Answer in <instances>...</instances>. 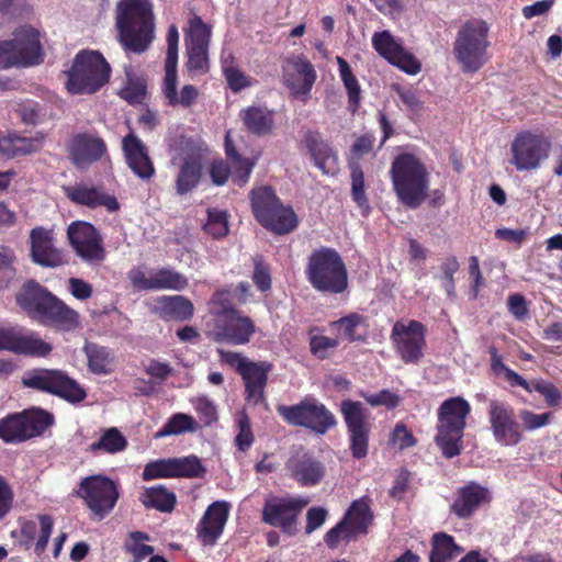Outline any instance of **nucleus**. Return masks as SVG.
<instances>
[{
	"label": "nucleus",
	"mask_w": 562,
	"mask_h": 562,
	"mask_svg": "<svg viewBox=\"0 0 562 562\" xmlns=\"http://www.w3.org/2000/svg\"><path fill=\"white\" fill-rule=\"evenodd\" d=\"M390 177L398 202L417 209L427 199L430 172L426 164L413 153H401L392 161Z\"/></svg>",
	"instance_id": "obj_1"
},
{
	"label": "nucleus",
	"mask_w": 562,
	"mask_h": 562,
	"mask_svg": "<svg viewBox=\"0 0 562 562\" xmlns=\"http://www.w3.org/2000/svg\"><path fill=\"white\" fill-rule=\"evenodd\" d=\"M116 25L122 44L130 50L143 53L154 38V22L149 0H121Z\"/></svg>",
	"instance_id": "obj_2"
},
{
	"label": "nucleus",
	"mask_w": 562,
	"mask_h": 562,
	"mask_svg": "<svg viewBox=\"0 0 562 562\" xmlns=\"http://www.w3.org/2000/svg\"><path fill=\"white\" fill-rule=\"evenodd\" d=\"M305 276L310 284L318 292L329 294L344 293L348 288V271L337 250L321 247L307 258Z\"/></svg>",
	"instance_id": "obj_3"
},
{
	"label": "nucleus",
	"mask_w": 562,
	"mask_h": 562,
	"mask_svg": "<svg viewBox=\"0 0 562 562\" xmlns=\"http://www.w3.org/2000/svg\"><path fill=\"white\" fill-rule=\"evenodd\" d=\"M470 412V404L460 396L446 400L440 405L435 441L446 458L460 454L465 419Z\"/></svg>",
	"instance_id": "obj_4"
},
{
	"label": "nucleus",
	"mask_w": 562,
	"mask_h": 562,
	"mask_svg": "<svg viewBox=\"0 0 562 562\" xmlns=\"http://www.w3.org/2000/svg\"><path fill=\"white\" fill-rule=\"evenodd\" d=\"M488 27L485 22H467L458 32L453 54L463 72H476L488 60Z\"/></svg>",
	"instance_id": "obj_5"
},
{
	"label": "nucleus",
	"mask_w": 562,
	"mask_h": 562,
	"mask_svg": "<svg viewBox=\"0 0 562 562\" xmlns=\"http://www.w3.org/2000/svg\"><path fill=\"white\" fill-rule=\"evenodd\" d=\"M109 77L110 66L103 56L94 50H83L75 58L66 88L72 94L93 93L109 80Z\"/></svg>",
	"instance_id": "obj_6"
},
{
	"label": "nucleus",
	"mask_w": 562,
	"mask_h": 562,
	"mask_svg": "<svg viewBox=\"0 0 562 562\" xmlns=\"http://www.w3.org/2000/svg\"><path fill=\"white\" fill-rule=\"evenodd\" d=\"M222 296V293H216L211 302V312L214 315L211 337L218 342L248 344L255 333L252 321L233 307L220 306Z\"/></svg>",
	"instance_id": "obj_7"
},
{
	"label": "nucleus",
	"mask_w": 562,
	"mask_h": 562,
	"mask_svg": "<svg viewBox=\"0 0 562 562\" xmlns=\"http://www.w3.org/2000/svg\"><path fill=\"white\" fill-rule=\"evenodd\" d=\"M251 206L257 221L276 234H288L297 226L294 211L282 205L269 187L252 190Z\"/></svg>",
	"instance_id": "obj_8"
},
{
	"label": "nucleus",
	"mask_w": 562,
	"mask_h": 562,
	"mask_svg": "<svg viewBox=\"0 0 562 562\" xmlns=\"http://www.w3.org/2000/svg\"><path fill=\"white\" fill-rule=\"evenodd\" d=\"M41 61L38 33L32 27H21L13 38L0 42V68L27 67Z\"/></svg>",
	"instance_id": "obj_9"
},
{
	"label": "nucleus",
	"mask_w": 562,
	"mask_h": 562,
	"mask_svg": "<svg viewBox=\"0 0 562 562\" xmlns=\"http://www.w3.org/2000/svg\"><path fill=\"white\" fill-rule=\"evenodd\" d=\"M22 383L26 387L57 395L70 403H79L87 396L78 382L61 370H29L23 374Z\"/></svg>",
	"instance_id": "obj_10"
},
{
	"label": "nucleus",
	"mask_w": 562,
	"mask_h": 562,
	"mask_svg": "<svg viewBox=\"0 0 562 562\" xmlns=\"http://www.w3.org/2000/svg\"><path fill=\"white\" fill-rule=\"evenodd\" d=\"M53 424V416L43 409L25 411L0 419V438L16 443L40 436Z\"/></svg>",
	"instance_id": "obj_11"
},
{
	"label": "nucleus",
	"mask_w": 562,
	"mask_h": 562,
	"mask_svg": "<svg viewBox=\"0 0 562 562\" xmlns=\"http://www.w3.org/2000/svg\"><path fill=\"white\" fill-rule=\"evenodd\" d=\"M279 415L289 424L310 428L318 435L326 434L336 425L335 416L324 404L305 398L299 404L278 407Z\"/></svg>",
	"instance_id": "obj_12"
},
{
	"label": "nucleus",
	"mask_w": 562,
	"mask_h": 562,
	"mask_svg": "<svg viewBox=\"0 0 562 562\" xmlns=\"http://www.w3.org/2000/svg\"><path fill=\"white\" fill-rule=\"evenodd\" d=\"M509 150V162L517 171H531L540 168L548 159L551 143L541 135L521 132L513 139Z\"/></svg>",
	"instance_id": "obj_13"
},
{
	"label": "nucleus",
	"mask_w": 562,
	"mask_h": 562,
	"mask_svg": "<svg viewBox=\"0 0 562 562\" xmlns=\"http://www.w3.org/2000/svg\"><path fill=\"white\" fill-rule=\"evenodd\" d=\"M78 495L99 519H103L112 512L120 497L117 484L101 474L82 479Z\"/></svg>",
	"instance_id": "obj_14"
},
{
	"label": "nucleus",
	"mask_w": 562,
	"mask_h": 562,
	"mask_svg": "<svg viewBox=\"0 0 562 562\" xmlns=\"http://www.w3.org/2000/svg\"><path fill=\"white\" fill-rule=\"evenodd\" d=\"M212 35L211 25L192 14L184 29V44L188 56L187 68L189 71L206 72L209 69L207 50Z\"/></svg>",
	"instance_id": "obj_15"
},
{
	"label": "nucleus",
	"mask_w": 562,
	"mask_h": 562,
	"mask_svg": "<svg viewBox=\"0 0 562 562\" xmlns=\"http://www.w3.org/2000/svg\"><path fill=\"white\" fill-rule=\"evenodd\" d=\"M391 341L405 363H417L424 356L425 328L417 321H397L391 331Z\"/></svg>",
	"instance_id": "obj_16"
},
{
	"label": "nucleus",
	"mask_w": 562,
	"mask_h": 562,
	"mask_svg": "<svg viewBox=\"0 0 562 562\" xmlns=\"http://www.w3.org/2000/svg\"><path fill=\"white\" fill-rule=\"evenodd\" d=\"M374 50L393 66L408 75H417L422 65L418 59L407 52L401 38L395 37L390 31L375 32L372 35Z\"/></svg>",
	"instance_id": "obj_17"
},
{
	"label": "nucleus",
	"mask_w": 562,
	"mask_h": 562,
	"mask_svg": "<svg viewBox=\"0 0 562 562\" xmlns=\"http://www.w3.org/2000/svg\"><path fill=\"white\" fill-rule=\"evenodd\" d=\"M488 422L493 437L499 446L514 447L522 440L520 425L507 403L492 400L488 404Z\"/></svg>",
	"instance_id": "obj_18"
},
{
	"label": "nucleus",
	"mask_w": 562,
	"mask_h": 562,
	"mask_svg": "<svg viewBox=\"0 0 562 562\" xmlns=\"http://www.w3.org/2000/svg\"><path fill=\"white\" fill-rule=\"evenodd\" d=\"M172 164L180 165V171L176 181V189L179 194L191 191L201 177V157L198 149L189 139H182L180 147L172 156Z\"/></svg>",
	"instance_id": "obj_19"
},
{
	"label": "nucleus",
	"mask_w": 562,
	"mask_h": 562,
	"mask_svg": "<svg viewBox=\"0 0 562 562\" xmlns=\"http://www.w3.org/2000/svg\"><path fill=\"white\" fill-rule=\"evenodd\" d=\"M52 349L50 344L44 341L34 333L25 334L16 327L0 326V350L45 357Z\"/></svg>",
	"instance_id": "obj_20"
},
{
	"label": "nucleus",
	"mask_w": 562,
	"mask_h": 562,
	"mask_svg": "<svg viewBox=\"0 0 562 562\" xmlns=\"http://www.w3.org/2000/svg\"><path fill=\"white\" fill-rule=\"evenodd\" d=\"M316 80L313 65L302 56H293L283 65V82L291 94L305 101Z\"/></svg>",
	"instance_id": "obj_21"
},
{
	"label": "nucleus",
	"mask_w": 562,
	"mask_h": 562,
	"mask_svg": "<svg viewBox=\"0 0 562 562\" xmlns=\"http://www.w3.org/2000/svg\"><path fill=\"white\" fill-rule=\"evenodd\" d=\"M307 504L308 501L302 497L272 498L265 505V521L292 533L295 529L296 517Z\"/></svg>",
	"instance_id": "obj_22"
},
{
	"label": "nucleus",
	"mask_w": 562,
	"mask_h": 562,
	"mask_svg": "<svg viewBox=\"0 0 562 562\" xmlns=\"http://www.w3.org/2000/svg\"><path fill=\"white\" fill-rule=\"evenodd\" d=\"M69 241L77 255L86 261H101L104 250L97 229L87 222H75L67 229Z\"/></svg>",
	"instance_id": "obj_23"
},
{
	"label": "nucleus",
	"mask_w": 562,
	"mask_h": 562,
	"mask_svg": "<svg viewBox=\"0 0 562 562\" xmlns=\"http://www.w3.org/2000/svg\"><path fill=\"white\" fill-rule=\"evenodd\" d=\"M31 257L32 260L42 267L56 268L65 263V257L54 241L53 232L43 227L31 231Z\"/></svg>",
	"instance_id": "obj_24"
},
{
	"label": "nucleus",
	"mask_w": 562,
	"mask_h": 562,
	"mask_svg": "<svg viewBox=\"0 0 562 562\" xmlns=\"http://www.w3.org/2000/svg\"><path fill=\"white\" fill-rule=\"evenodd\" d=\"M285 469L302 485H316L325 474V467L303 449L292 452L285 462Z\"/></svg>",
	"instance_id": "obj_25"
},
{
	"label": "nucleus",
	"mask_w": 562,
	"mask_h": 562,
	"mask_svg": "<svg viewBox=\"0 0 562 562\" xmlns=\"http://www.w3.org/2000/svg\"><path fill=\"white\" fill-rule=\"evenodd\" d=\"M231 510L229 503L216 501L205 510L196 531L198 538L204 546H212L222 535Z\"/></svg>",
	"instance_id": "obj_26"
},
{
	"label": "nucleus",
	"mask_w": 562,
	"mask_h": 562,
	"mask_svg": "<svg viewBox=\"0 0 562 562\" xmlns=\"http://www.w3.org/2000/svg\"><path fill=\"white\" fill-rule=\"evenodd\" d=\"M104 142L91 134L75 135L69 143V158L78 169H86L104 154Z\"/></svg>",
	"instance_id": "obj_27"
},
{
	"label": "nucleus",
	"mask_w": 562,
	"mask_h": 562,
	"mask_svg": "<svg viewBox=\"0 0 562 562\" xmlns=\"http://www.w3.org/2000/svg\"><path fill=\"white\" fill-rule=\"evenodd\" d=\"M66 192L72 202L90 209L104 207L110 213L120 209L117 199L102 187L80 183L68 188Z\"/></svg>",
	"instance_id": "obj_28"
},
{
	"label": "nucleus",
	"mask_w": 562,
	"mask_h": 562,
	"mask_svg": "<svg viewBox=\"0 0 562 562\" xmlns=\"http://www.w3.org/2000/svg\"><path fill=\"white\" fill-rule=\"evenodd\" d=\"M126 164L135 176L142 180H149L155 175V167L148 156L143 142L133 133L122 140Z\"/></svg>",
	"instance_id": "obj_29"
},
{
	"label": "nucleus",
	"mask_w": 562,
	"mask_h": 562,
	"mask_svg": "<svg viewBox=\"0 0 562 562\" xmlns=\"http://www.w3.org/2000/svg\"><path fill=\"white\" fill-rule=\"evenodd\" d=\"M271 368L272 366L269 362L251 360L243 368L239 374L245 383L248 402L258 404L263 400L265 386Z\"/></svg>",
	"instance_id": "obj_30"
},
{
	"label": "nucleus",
	"mask_w": 562,
	"mask_h": 562,
	"mask_svg": "<svg viewBox=\"0 0 562 562\" xmlns=\"http://www.w3.org/2000/svg\"><path fill=\"white\" fill-rule=\"evenodd\" d=\"M305 147L308 149L315 166L325 175H335L338 171V158L333 148L318 133L308 132L304 136Z\"/></svg>",
	"instance_id": "obj_31"
},
{
	"label": "nucleus",
	"mask_w": 562,
	"mask_h": 562,
	"mask_svg": "<svg viewBox=\"0 0 562 562\" xmlns=\"http://www.w3.org/2000/svg\"><path fill=\"white\" fill-rule=\"evenodd\" d=\"M495 370H499L503 372L506 380L513 385H519L525 389L527 392L531 393L533 391L540 393L546 403L549 406H557L562 402V395L558 387L550 382L543 380H537L533 382H528L521 375H519L514 370L507 368L506 366L498 363L494 364Z\"/></svg>",
	"instance_id": "obj_32"
},
{
	"label": "nucleus",
	"mask_w": 562,
	"mask_h": 562,
	"mask_svg": "<svg viewBox=\"0 0 562 562\" xmlns=\"http://www.w3.org/2000/svg\"><path fill=\"white\" fill-rule=\"evenodd\" d=\"M488 499L490 493L485 487L476 483H470L459 490L452 504V512L460 518H468Z\"/></svg>",
	"instance_id": "obj_33"
},
{
	"label": "nucleus",
	"mask_w": 562,
	"mask_h": 562,
	"mask_svg": "<svg viewBox=\"0 0 562 562\" xmlns=\"http://www.w3.org/2000/svg\"><path fill=\"white\" fill-rule=\"evenodd\" d=\"M55 296L33 281L26 282L16 295L18 304L42 318Z\"/></svg>",
	"instance_id": "obj_34"
},
{
	"label": "nucleus",
	"mask_w": 562,
	"mask_h": 562,
	"mask_svg": "<svg viewBox=\"0 0 562 562\" xmlns=\"http://www.w3.org/2000/svg\"><path fill=\"white\" fill-rule=\"evenodd\" d=\"M155 313L164 319L187 321L193 315V304L182 295H162L155 301Z\"/></svg>",
	"instance_id": "obj_35"
},
{
	"label": "nucleus",
	"mask_w": 562,
	"mask_h": 562,
	"mask_svg": "<svg viewBox=\"0 0 562 562\" xmlns=\"http://www.w3.org/2000/svg\"><path fill=\"white\" fill-rule=\"evenodd\" d=\"M247 131L256 135L270 134L274 128L273 112L266 106L251 105L239 113Z\"/></svg>",
	"instance_id": "obj_36"
},
{
	"label": "nucleus",
	"mask_w": 562,
	"mask_h": 562,
	"mask_svg": "<svg viewBox=\"0 0 562 562\" xmlns=\"http://www.w3.org/2000/svg\"><path fill=\"white\" fill-rule=\"evenodd\" d=\"M162 91L171 105L190 106L198 97V89L194 86H184L180 93H177V68L166 69Z\"/></svg>",
	"instance_id": "obj_37"
},
{
	"label": "nucleus",
	"mask_w": 562,
	"mask_h": 562,
	"mask_svg": "<svg viewBox=\"0 0 562 562\" xmlns=\"http://www.w3.org/2000/svg\"><path fill=\"white\" fill-rule=\"evenodd\" d=\"M43 322L52 323L64 330H72L79 325V314L59 301L56 296L41 318Z\"/></svg>",
	"instance_id": "obj_38"
},
{
	"label": "nucleus",
	"mask_w": 562,
	"mask_h": 562,
	"mask_svg": "<svg viewBox=\"0 0 562 562\" xmlns=\"http://www.w3.org/2000/svg\"><path fill=\"white\" fill-rule=\"evenodd\" d=\"M139 501L147 508H155L162 513H170L176 504V495L165 486L158 485L145 488Z\"/></svg>",
	"instance_id": "obj_39"
},
{
	"label": "nucleus",
	"mask_w": 562,
	"mask_h": 562,
	"mask_svg": "<svg viewBox=\"0 0 562 562\" xmlns=\"http://www.w3.org/2000/svg\"><path fill=\"white\" fill-rule=\"evenodd\" d=\"M364 325V318L357 314L351 313L338 321L331 322L329 328L336 334L340 340L355 341L361 339L362 335L360 329Z\"/></svg>",
	"instance_id": "obj_40"
},
{
	"label": "nucleus",
	"mask_w": 562,
	"mask_h": 562,
	"mask_svg": "<svg viewBox=\"0 0 562 562\" xmlns=\"http://www.w3.org/2000/svg\"><path fill=\"white\" fill-rule=\"evenodd\" d=\"M462 548L454 543L451 536L445 532L435 533L432 537V549L430 562H450L462 552Z\"/></svg>",
	"instance_id": "obj_41"
},
{
	"label": "nucleus",
	"mask_w": 562,
	"mask_h": 562,
	"mask_svg": "<svg viewBox=\"0 0 562 562\" xmlns=\"http://www.w3.org/2000/svg\"><path fill=\"white\" fill-rule=\"evenodd\" d=\"M342 521L356 537L366 533L371 521V513L368 504L363 501L353 502Z\"/></svg>",
	"instance_id": "obj_42"
},
{
	"label": "nucleus",
	"mask_w": 562,
	"mask_h": 562,
	"mask_svg": "<svg viewBox=\"0 0 562 562\" xmlns=\"http://www.w3.org/2000/svg\"><path fill=\"white\" fill-rule=\"evenodd\" d=\"M340 412L348 430L370 427V413L360 402L345 400L340 404Z\"/></svg>",
	"instance_id": "obj_43"
},
{
	"label": "nucleus",
	"mask_w": 562,
	"mask_h": 562,
	"mask_svg": "<svg viewBox=\"0 0 562 562\" xmlns=\"http://www.w3.org/2000/svg\"><path fill=\"white\" fill-rule=\"evenodd\" d=\"M188 286V279L170 268L153 271V291H182Z\"/></svg>",
	"instance_id": "obj_44"
},
{
	"label": "nucleus",
	"mask_w": 562,
	"mask_h": 562,
	"mask_svg": "<svg viewBox=\"0 0 562 562\" xmlns=\"http://www.w3.org/2000/svg\"><path fill=\"white\" fill-rule=\"evenodd\" d=\"M126 446L127 440L122 432L117 428L111 427L102 431L99 440L91 443L89 450L93 453L103 451L113 454L123 451Z\"/></svg>",
	"instance_id": "obj_45"
},
{
	"label": "nucleus",
	"mask_w": 562,
	"mask_h": 562,
	"mask_svg": "<svg viewBox=\"0 0 562 562\" xmlns=\"http://www.w3.org/2000/svg\"><path fill=\"white\" fill-rule=\"evenodd\" d=\"M196 429L198 424L192 416L184 413H177L156 432L155 438L177 436L183 432H194Z\"/></svg>",
	"instance_id": "obj_46"
},
{
	"label": "nucleus",
	"mask_w": 562,
	"mask_h": 562,
	"mask_svg": "<svg viewBox=\"0 0 562 562\" xmlns=\"http://www.w3.org/2000/svg\"><path fill=\"white\" fill-rule=\"evenodd\" d=\"M338 70L344 87L347 90L348 101L352 110H356L360 102L361 89L349 64L340 56L336 57Z\"/></svg>",
	"instance_id": "obj_47"
},
{
	"label": "nucleus",
	"mask_w": 562,
	"mask_h": 562,
	"mask_svg": "<svg viewBox=\"0 0 562 562\" xmlns=\"http://www.w3.org/2000/svg\"><path fill=\"white\" fill-rule=\"evenodd\" d=\"M85 352L88 358V367L91 372L95 374H106L109 373L111 357L110 352L106 348L94 345L87 344L85 346Z\"/></svg>",
	"instance_id": "obj_48"
},
{
	"label": "nucleus",
	"mask_w": 562,
	"mask_h": 562,
	"mask_svg": "<svg viewBox=\"0 0 562 562\" xmlns=\"http://www.w3.org/2000/svg\"><path fill=\"white\" fill-rule=\"evenodd\" d=\"M222 67L232 90L240 91L251 86L252 82L250 78L234 66V58L231 54L222 56Z\"/></svg>",
	"instance_id": "obj_49"
},
{
	"label": "nucleus",
	"mask_w": 562,
	"mask_h": 562,
	"mask_svg": "<svg viewBox=\"0 0 562 562\" xmlns=\"http://www.w3.org/2000/svg\"><path fill=\"white\" fill-rule=\"evenodd\" d=\"M175 477H202L205 469L195 456L172 458Z\"/></svg>",
	"instance_id": "obj_50"
},
{
	"label": "nucleus",
	"mask_w": 562,
	"mask_h": 562,
	"mask_svg": "<svg viewBox=\"0 0 562 562\" xmlns=\"http://www.w3.org/2000/svg\"><path fill=\"white\" fill-rule=\"evenodd\" d=\"M226 155L233 160L234 168L236 172H239V175L234 177V182H236L238 186H244L252 171V168L255 166V161H251L249 159H243L239 156H237L234 146L231 144L229 135H226Z\"/></svg>",
	"instance_id": "obj_51"
},
{
	"label": "nucleus",
	"mask_w": 562,
	"mask_h": 562,
	"mask_svg": "<svg viewBox=\"0 0 562 562\" xmlns=\"http://www.w3.org/2000/svg\"><path fill=\"white\" fill-rule=\"evenodd\" d=\"M148 540L149 536L143 531H133L128 535L125 549L134 557L136 562H139L153 554L154 548L144 543Z\"/></svg>",
	"instance_id": "obj_52"
},
{
	"label": "nucleus",
	"mask_w": 562,
	"mask_h": 562,
	"mask_svg": "<svg viewBox=\"0 0 562 562\" xmlns=\"http://www.w3.org/2000/svg\"><path fill=\"white\" fill-rule=\"evenodd\" d=\"M351 194L358 206L367 213L369 211V202L364 192L363 171L357 164H351Z\"/></svg>",
	"instance_id": "obj_53"
},
{
	"label": "nucleus",
	"mask_w": 562,
	"mask_h": 562,
	"mask_svg": "<svg viewBox=\"0 0 562 562\" xmlns=\"http://www.w3.org/2000/svg\"><path fill=\"white\" fill-rule=\"evenodd\" d=\"M236 426L237 435L235 443L240 451L245 452L252 446L255 440L249 417L245 412H240L237 415Z\"/></svg>",
	"instance_id": "obj_54"
},
{
	"label": "nucleus",
	"mask_w": 562,
	"mask_h": 562,
	"mask_svg": "<svg viewBox=\"0 0 562 562\" xmlns=\"http://www.w3.org/2000/svg\"><path fill=\"white\" fill-rule=\"evenodd\" d=\"M360 395L373 407L384 406L387 409H393L402 403V397L387 389L381 390L378 393L361 392Z\"/></svg>",
	"instance_id": "obj_55"
},
{
	"label": "nucleus",
	"mask_w": 562,
	"mask_h": 562,
	"mask_svg": "<svg viewBox=\"0 0 562 562\" xmlns=\"http://www.w3.org/2000/svg\"><path fill=\"white\" fill-rule=\"evenodd\" d=\"M207 215V222L204 225L205 232L215 238L224 237L228 233L226 212L214 209L209 210Z\"/></svg>",
	"instance_id": "obj_56"
},
{
	"label": "nucleus",
	"mask_w": 562,
	"mask_h": 562,
	"mask_svg": "<svg viewBox=\"0 0 562 562\" xmlns=\"http://www.w3.org/2000/svg\"><path fill=\"white\" fill-rule=\"evenodd\" d=\"M159 477H175L172 458L149 462L143 471V479L150 481Z\"/></svg>",
	"instance_id": "obj_57"
},
{
	"label": "nucleus",
	"mask_w": 562,
	"mask_h": 562,
	"mask_svg": "<svg viewBox=\"0 0 562 562\" xmlns=\"http://www.w3.org/2000/svg\"><path fill=\"white\" fill-rule=\"evenodd\" d=\"M521 426L527 431H533L547 426L552 419V413L537 414L529 409H521L518 413Z\"/></svg>",
	"instance_id": "obj_58"
},
{
	"label": "nucleus",
	"mask_w": 562,
	"mask_h": 562,
	"mask_svg": "<svg viewBox=\"0 0 562 562\" xmlns=\"http://www.w3.org/2000/svg\"><path fill=\"white\" fill-rule=\"evenodd\" d=\"M370 427L348 430L351 453L357 459H362L368 453Z\"/></svg>",
	"instance_id": "obj_59"
},
{
	"label": "nucleus",
	"mask_w": 562,
	"mask_h": 562,
	"mask_svg": "<svg viewBox=\"0 0 562 562\" xmlns=\"http://www.w3.org/2000/svg\"><path fill=\"white\" fill-rule=\"evenodd\" d=\"M338 345V337L330 338L323 335H314L310 340L311 352L319 359L327 358L330 350L337 348Z\"/></svg>",
	"instance_id": "obj_60"
},
{
	"label": "nucleus",
	"mask_w": 562,
	"mask_h": 562,
	"mask_svg": "<svg viewBox=\"0 0 562 562\" xmlns=\"http://www.w3.org/2000/svg\"><path fill=\"white\" fill-rule=\"evenodd\" d=\"M15 262L14 251L5 246L0 247V289L4 286L9 279L14 276L13 265Z\"/></svg>",
	"instance_id": "obj_61"
},
{
	"label": "nucleus",
	"mask_w": 562,
	"mask_h": 562,
	"mask_svg": "<svg viewBox=\"0 0 562 562\" xmlns=\"http://www.w3.org/2000/svg\"><path fill=\"white\" fill-rule=\"evenodd\" d=\"M178 43H179V31L178 27L172 24L168 29L167 33V57H166V69L177 68L178 63Z\"/></svg>",
	"instance_id": "obj_62"
},
{
	"label": "nucleus",
	"mask_w": 562,
	"mask_h": 562,
	"mask_svg": "<svg viewBox=\"0 0 562 562\" xmlns=\"http://www.w3.org/2000/svg\"><path fill=\"white\" fill-rule=\"evenodd\" d=\"M356 535L350 532L348 526L341 520L325 535V542L329 548H337L342 541L355 539Z\"/></svg>",
	"instance_id": "obj_63"
},
{
	"label": "nucleus",
	"mask_w": 562,
	"mask_h": 562,
	"mask_svg": "<svg viewBox=\"0 0 562 562\" xmlns=\"http://www.w3.org/2000/svg\"><path fill=\"white\" fill-rule=\"evenodd\" d=\"M391 443L398 449L413 447L416 440L404 424H397L391 434Z\"/></svg>",
	"instance_id": "obj_64"
}]
</instances>
